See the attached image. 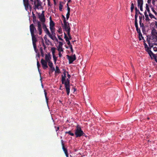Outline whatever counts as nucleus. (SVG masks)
<instances>
[{"label": "nucleus", "instance_id": "f257e3e1", "mask_svg": "<svg viewBox=\"0 0 157 157\" xmlns=\"http://www.w3.org/2000/svg\"><path fill=\"white\" fill-rule=\"evenodd\" d=\"M75 134L76 138L85 135V133L81 129V127L79 125H77L75 129Z\"/></svg>", "mask_w": 157, "mask_h": 157}, {"label": "nucleus", "instance_id": "f03ea898", "mask_svg": "<svg viewBox=\"0 0 157 157\" xmlns=\"http://www.w3.org/2000/svg\"><path fill=\"white\" fill-rule=\"evenodd\" d=\"M69 79L67 78L66 81L64 82L63 84L65 85L66 91L67 92V94L69 95L70 93V80Z\"/></svg>", "mask_w": 157, "mask_h": 157}, {"label": "nucleus", "instance_id": "7ed1b4c3", "mask_svg": "<svg viewBox=\"0 0 157 157\" xmlns=\"http://www.w3.org/2000/svg\"><path fill=\"white\" fill-rule=\"evenodd\" d=\"M31 35L32 36L33 44L34 50L36 52H37V50L36 49V42L37 41V40L34 34L32 35Z\"/></svg>", "mask_w": 157, "mask_h": 157}, {"label": "nucleus", "instance_id": "20e7f679", "mask_svg": "<svg viewBox=\"0 0 157 157\" xmlns=\"http://www.w3.org/2000/svg\"><path fill=\"white\" fill-rule=\"evenodd\" d=\"M135 27L136 29H137L138 28V22H137V17L138 15H137V13L138 11H139V13L140 14L142 15V13H141L139 11V10L137 9V8L136 7L135 8Z\"/></svg>", "mask_w": 157, "mask_h": 157}, {"label": "nucleus", "instance_id": "39448f33", "mask_svg": "<svg viewBox=\"0 0 157 157\" xmlns=\"http://www.w3.org/2000/svg\"><path fill=\"white\" fill-rule=\"evenodd\" d=\"M42 27L45 32V33L49 36V37L52 40H54L53 36L51 35L49 32L48 29L47 28L46 25L44 23H43L42 24Z\"/></svg>", "mask_w": 157, "mask_h": 157}, {"label": "nucleus", "instance_id": "423d86ee", "mask_svg": "<svg viewBox=\"0 0 157 157\" xmlns=\"http://www.w3.org/2000/svg\"><path fill=\"white\" fill-rule=\"evenodd\" d=\"M66 56L67 59L69 60V64L72 63L73 61L75 60L76 59V57L75 54H74V55H72L71 56H70L68 55H67Z\"/></svg>", "mask_w": 157, "mask_h": 157}, {"label": "nucleus", "instance_id": "0eeeda50", "mask_svg": "<svg viewBox=\"0 0 157 157\" xmlns=\"http://www.w3.org/2000/svg\"><path fill=\"white\" fill-rule=\"evenodd\" d=\"M47 63H48V62L44 60L43 59H41V63L44 69H45L48 67Z\"/></svg>", "mask_w": 157, "mask_h": 157}, {"label": "nucleus", "instance_id": "6e6552de", "mask_svg": "<svg viewBox=\"0 0 157 157\" xmlns=\"http://www.w3.org/2000/svg\"><path fill=\"white\" fill-rule=\"evenodd\" d=\"M44 11H43L42 13L40 14V13L38 14L39 18L40 19V21L43 22H44L45 21V17L44 14Z\"/></svg>", "mask_w": 157, "mask_h": 157}, {"label": "nucleus", "instance_id": "1a4fd4ad", "mask_svg": "<svg viewBox=\"0 0 157 157\" xmlns=\"http://www.w3.org/2000/svg\"><path fill=\"white\" fill-rule=\"evenodd\" d=\"M30 31L31 35L34 34L35 32L36 31V28L34 26L33 24H32L30 25Z\"/></svg>", "mask_w": 157, "mask_h": 157}, {"label": "nucleus", "instance_id": "9d476101", "mask_svg": "<svg viewBox=\"0 0 157 157\" xmlns=\"http://www.w3.org/2000/svg\"><path fill=\"white\" fill-rule=\"evenodd\" d=\"M64 23V27L65 31L68 33V31L69 29L70 32L71 28L69 25V24L67 21H66L65 23Z\"/></svg>", "mask_w": 157, "mask_h": 157}, {"label": "nucleus", "instance_id": "9b49d317", "mask_svg": "<svg viewBox=\"0 0 157 157\" xmlns=\"http://www.w3.org/2000/svg\"><path fill=\"white\" fill-rule=\"evenodd\" d=\"M38 30L39 31V35H41L42 32L41 25L39 21L37 22Z\"/></svg>", "mask_w": 157, "mask_h": 157}, {"label": "nucleus", "instance_id": "f8f14e48", "mask_svg": "<svg viewBox=\"0 0 157 157\" xmlns=\"http://www.w3.org/2000/svg\"><path fill=\"white\" fill-rule=\"evenodd\" d=\"M24 4L25 10H27L29 9V4L28 0H23Z\"/></svg>", "mask_w": 157, "mask_h": 157}, {"label": "nucleus", "instance_id": "ddd939ff", "mask_svg": "<svg viewBox=\"0 0 157 157\" xmlns=\"http://www.w3.org/2000/svg\"><path fill=\"white\" fill-rule=\"evenodd\" d=\"M61 142L62 144V149L64 152V153H66L67 154V152H68L67 150V148H66L64 146V144L63 143V140H61Z\"/></svg>", "mask_w": 157, "mask_h": 157}, {"label": "nucleus", "instance_id": "4468645a", "mask_svg": "<svg viewBox=\"0 0 157 157\" xmlns=\"http://www.w3.org/2000/svg\"><path fill=\"white\" fill-rule=\"evenodd\" d=\"M45 60L48 62L51 61L50 59H51V55L50 53H48V55L45 54Z\"/></svg>", "mask_w": 157, "mask_h": 157}, {"label": "nucleus", "instance_id": "2eb2a0df", "mask_svg": "<svg viewBox=\"0 0 157 157\" xmlns=\"http://www.w3.org/2000/svg\"><path fill=\"white\" fill-rule=\"evenodd\" d=\"M114 36V38L117 39L119 38L120 36L118 31L117 30L115 32Z\"/></svg>", "mask_w": 157, "mask_h": 157}, {"label": "nucleus", "instance_id": "dca6fc26", "mask_svg": "<svg viewBox=\"0 0 157 157\" xmlns=\"http://www.w3.org/2000/svg\"><path fill=\"white\" fill-rule=\"evenodd\" d=\"M151 34L152 35V36H154L157 35V32L156 30L155 29H153L151 30Z\"/></svg>", "mask_w": 157, "mask_h": 157}, {"label": "nucleus", "instance_id": "f3484780", "mask_svg": "<svg viewBox=\"0 0 157 157\" xmlns=\"http://www.w3.org/2000/svg\"><path fill=\"white\" fill-rule=\"evenodd\" d=\"M138 6L139 7L140 5H143V0H137Z\"/></svg>", "mask_w": 157, "mask_h": 157}, {"label": "nucleus", "instance_id": "a211bd4d", "mask_svg": "<svg viewBox=\"0 0 157 157\" xmlns=\"http://www.w3.org/2000/svg\"><path fill=\"white\" fill-rule=\"evenodd\" d=\"M56 48L54 47L51 48V51L52 53V56L55 55Z\"/></svg>", "mask_w": 157, "mask_h": 157}, {"label": "nucleus", "instance_id": "6ab92c4d", "mask_svg": "<svg viewBox=\"0 0 157 157\" xmlns=\"http://www.w3.org/2000/svg\"><path fill=\"white\" fill-rule=\"evenodd\" d=\"M146 11L147 10L149 14V13H151L150 11V9L149 8L148 5V4H146Z\"/></svg>", "mask_w": 157, "mask_h": 157}, {"label": "nucleus", "instance_id": "aec40b11", "mask_svg": "<svg viewBox=\"0 0 157 157\" xmlns=\"http://www.w3.org/2000/svg\"><path fill=\"white\" fill-rule=\"evenodd\" d=\"M33 13V23H34L36 21V16H35V14H34L33 12L32 13Z\"/></svg>", "mask_w": 157, "mask_h": 157}, {"label": "nucleus", "instance_id": "412c9836", "mask_svg": "<svg viewBox=\"0 0 157 157\" xmlns=\"http://www.w3.org/2000/svg\"><path fill=\"white\" fill-rule=\"evenodd\" d=\"M65 133L66 134L68 133L72 136H73L74 135V134L73 133H72L71 131H67L65 132Z\"/></svg>", "mask_w": 157, "mask_h": 157}, {"label": "nucleus", "instance_id": "4be33fe9", "mask_svg": "<svg viewBox=\"0 0 157 157\" xmlns=\"http://www.w3.org/2000/svg\"><path fill=\"white\" fill-rule=\"evenodd\" d=\"M55 26V23L52 20L50 21V27H54Z\"/></svg>", "mask_w": 157, "mask_h": 157}, {"label": "nucleus", "instance_id": "5701e85b", "mask_svg": "<svg viewBox=\"0 0 157 157\" xmlns=\"http://www.w3.org/2000/svg\"><path fill=\"white\" fill-rule=\"evenodd\" d=\"M62 80H61V81H62V84H63L64 83V82H65V78L66 77H65L64 76H63V75H62Z\"/></svg>", "mask_w": 157, "mask_h": 157}, {"label": "nucleus", "instance_id": "b1692460", "mask_svg": "<svg viewBox=\"0 0 157 157\" xmlns=\"http://www.w3.org/2000/svg\"><path fill=\"white\" fill-rule=\"evenodd\" d=\"M55 73H60V70L59 69L58 67L57 66H56V70L55 71Z\"/></svg>", "mask_w": 157, "mask_h": 157}, {"label": "nucleus", "instance_id": "393cba45", "mask_svg": "<svg viewBox=\"0 0 157 157\" xmlns=\"http://www.w3.org/2000/svg\"><path fill=\"white\" fill-rule=\"evenodd\" d=\"M149 16L150 17V18L151 19L154 18L155 20H157V18L155 17L151 13H150L149 14Z\"/></svg>", "mask_w": 157, "mask_h": 157}, {"label": "nucleus", "instance_id": "a878e982", "mask_svg": "<svg viewBox=\"0 0 157 157\" xmlns=\"http://www.w3.org/2000/svg\"><path fill=\"white\" fill-rule=\"evenodd\" d=\"M44 95H45L46 102H47V103L48 104V98H47V92H46L45 90H44Z\"/></svg>", "mask_w": 157, "mask_h": 157}, {"label": "nucleus", "instance_id": "bb28decb", "mask_svg": "<svg viewBox=\"0 0 157 157\" xmlns=\"http://www.w3.org/2000/svg\"><path fill=\"white\" fill-rule=\"evenodd\" d=\"M35 3H36V2H35L34 4L35 5V7L37 8H38V7L41 5L39 3V2H37V3L36 5L35 4Z\"/></svg>", "mask_w": 157, "mask_h": 157}, {"label": "nucleus", "instance_id": "cd10ccee", "mask_svg": "<svg viewBox=\"0 0 157 157\" xmlns=\"http://www.w3.org/2000/svg\"><path fill=\"white\" fill-rule=\"evenodd\" d=\"M48 65L49 66V67H50V68L51 67H53V64L52 62H51V61H50V62H48Z\"/></svg>", "mask_w": 157, "mask_h": 157}, {"label": "nucleus", "instance_id": "c85d7f7f", "mask_svg": "<svg viewBox=\"0 0 157 157\" xmlns=\"http://www.w3.org/2000/svg\"><path fill=\"white\" fill-rule=\"evenodd\" d=\"M52 56L54 62L55 63H56L57 60V57H56L55 55H53Z\"/></svg>", "mask_w": 157, "mask_h": 157}, {"label": "nucleus", "instance_id": "c756f323", "mask_svg": "<svg viewBox=\"0 0 157 157\" xmlns=\"http://www.w3.org/2000/svg\"><path fill=\"white\" fill-rule=\"evenodd\" d=\"M37 68L38 70V71H40L39 68L40 66V65L39 61L38 60H37Z\"/></svg>", "mask_w": 157, "mask_h": 157}, {"label": "nucleus", "instance_id": "7c9ffc66", "mask_svg": "<svg viewBox=\"0 0 157 157\" xmlns=\"http://www.w3.org/2000/svg\"><path fill=\"white\" fill-rule=\"evenodd\" d=\"M153 39L154 40L155 42L157 41V35L152 36Z\"/></svg>", "mask_w": 157, "mask_h": 157}, {"label": "nucleus", "instance_id": "2f4dec72", "mask_svg": "<svg viewBox=\"0 0 157 157\" xmlns=\"http://www.w3.org/2000/svg\"><path fill=\"white\" fill-rule=\"evenodd\" d=\"M151 10L154 13L155 15H157V13L155 11L154 9V8L153 7H151Z\"/></svg>", "mask_w": 157, "mask_h": 157}, {"label": "nucleus", "instance_id": "473e14b6", "mask_svg": "<svg viewBox=\"0 0 157 157\" xmlns=\"http://www.w3.org/2000/svg\"><path fill=\"white\" fill-rule=\"evenodd\" d=\"M63 7V5L61 3H60L59 4V10L60 11H62Z\"/></svg>", "mask_w": 157, "mask_h": 157}, {"label": "nucleus", "instance_id": "72a5a7b5", "mask_svg": "<svg viewBox=\"0 0 157 157\" xmlns=\"http://www.w3.org/2000/svg\"><path fill=\"white\" fill-rule=\"evenodd\" d=\"M141 16H139L140 20H142V19H144V17L142 13V15H140Z\"/></svg>", "mask_w": 157, "mask_h": 157}, {"label": "nucleus", "instance_id": "f704fd0d", "mask_svg": "<svg viewBox=\"0 0 157 157\" xmlns=\"http://www.w3.org/2000/svg\"><path fill=\"white\" fill-rule=\"evenodd\" d=\"M52 34L51 35L53 37V36H55V37L56 38V37L55 36V30L51 31Z\"/></svg>", "mask_w": 157, "mask_h": 157}, {"label": "nucleus", "instance_id": "c9c22d12", "mask_svg": "<svg viewBox=\"0 0 157 157\" xmlns=\"http://www.w3.org/2000/svg\"><path fill=\"white\" fill-rule=\"evenodd\" d=\"M70 30H69V29L68 31V33H67V34L68 35L69 37V40H71V35L70 34Z\"/></svg>", "mask_w": 157, "mask_h": 157}, {"label": "nucleus", "instance_id": "e433bc0d", "mask_svg": "<svg viewBox=\"0 0 157 157\" xmlns=\"http://www.w3.org/2000/svg\"><path fill=\"white\" fill-rule=\"evenodd\" d=\"M139 33V36L140 37V38H139L140 40H141V38H140V36H141L142 38L143 39H144V37L142 36V33H141V32H140V33Z\"/></svg>", "mask_w": 157, "mask_h": 157}, {"label": "nucleus", "instance_id": "4c0bfd02", "mask_svg": "<svg viewBox=\"0 0 157 157\" xmlns=\"http://www.w3.org/2000/svg\"><path fill=\"white\" fill-rule=\"evenodd\" d=\"M58 51H59V52H60L61 51H63V48H62V47H59V48L58 49Z\"/></svg>", "mask_w": 157, "mask_h": 157}, {"label": "nucleus", "instance_id": "58836bf2", "mask_svg": "<svg viewBox=\"0 0 157 157\" xmlns=\"http://www.w3.org/2000/svg\"><path fill=\"white\" fill-rule=\"evenodd\" d=\"M149 56L151 57V55L153 54L151 50H149V52H148Z\"/></svg>", "mask_w": 157, "mask_h": 157}, {"label": "nucleus", "instance_id": "ea45409f", "mask_svg": "<svg viewBox=\"0 0 157 157\" xmlns=\"http://www.w3.org/2000/svg\"><path fill=\"white\" fill-rule=\"evenodd\" d=\"M131 8H133V9H134V8H135V7H134V4L132 2V1L131 2Z\"/></svg>", "mask_w": 157, "mask_h": 157}, {"label": "nucleus", "instance_id": "a19ab883", "mask_svg": "<svg viewBox=\"0 0 157 157\" xmlns=\"http://www.w3.org/2000/svg\"><path fill=\"white\" fill-rule=\"evenodd\" d=\"M145 20L147 22H148L150 20L148 16L145 17Z\"/></svg>", "mask_w": 157, "mask_h": 157}, {"label": "nucleus", "instance_id": "79ce46f5", "mask_svg": "<svg viewBox=\"0 0 157 157\" xmlns=\"http://www.w3.org/2000/svg\"><path fill=\"white\" fill-rule=\"evenodd\" d=\"M70 15V13H67L66 14V18L67 20H68L69 18V16Z\"/></svg>", "mask_w": 157, "mask_h": 157}, {"label": "nucleus", "instance_id": "37998d69", "mask_svg": "<svg viewBox=\"0 0 157 157\" xmlns=\"http://www.w3.org/2000/svg\"><path fill=\"white\" fill-rule=\"evenodd\" d=\"M63 70L64 71V72H63V76H64L65 77H66V73H67V72L66 71V70H65L64 69H63Z\"/></svg>", "mask_w": 157, "mask_h": 157}, {"label": "nucleus", "instance_id": "c03bdc74", "mask_svg": "<svg viewBox=\"0 0 157 157\" xmlns=\"http://www.w3.org/2000/svg\"><path fill=\"white\" fill-rule=\"evenodd\" d=\"M59 47H62V46L63 45V43L62 42L60 41V42H59Z\"/></svg>", "mask_w": 157, "mask_h": 157}, {"label": "nucleus", "instance_id": "a18cd8bd", "mask_svg": "<svg viewBox=\"0 0 157 157\" xmlns=\"http://www.w3.org/2000/svg\"><path fill=\"white\" fill-rule=\"evenodd\" d=\"M62 16L63 19V22L65 23V21H66V18H65V16L63 15H62Z\"/></svg>", "mask_w": 157, "mask_h": 157}, {"label": "nucleus", "instance_id": "49530a36", "mask_svg": "<svg viewBox=\"0 0 157 157\" xmlns=\"http://www.w3.org/2000/svg\"><path fill=\"white\" fill-rule=\"evenodd\" d=\"M143 5H140V6H139L140 10L142 11H143Z\"/></svg>", "mask_w": 157, "mask_h": 157}, {"label": "nucleus", "instance_id": "de8ad7c7", "mask_svg": "<svg viewBox=\"0 0 157 157\" xmlns=\"http://www.w3.org/2000/svg\"><path fill=\"white\" fill-rule=\"evenodd\" d=\"M140 26L141 27H142V29L144 28V24L143 23H140Z\"/></svg>", "mask_w": 157, "mask_h": 157}, {"label": "nucleus", "instance_id": "09e8293b", "mask_svg": "<svg viewBox=\"0 0 157 157\" xmlns=\"http://www.w3.org/2000/svg\"><path fill=\"white\" fill-rule=\"evenodd\" d=\"M58 39L62 41H63V39L61 38V37H60V36H59V35H58Z\"/></svg>", "mask_w": 157, "mask_h": 157}, {"label": "nucleus", "instance_id": "8fccbe9b", "mask_svg": "<svg viewBox=\"0 0 157 157\" xmlns=\"http://www.w3.org/2000/svg\"><path fill=\"white\" fill-rule=\"evenodd\" d=\"M50 29L51 31L55 30V28L54 27H50Z\"/></svg>", "mask_w": 157, "mask_h": 157}, {"label": "nucleus", "instance_id": "3c124183", "mask_svg": "<svg viewBox=\"0 0 157 157\" xmlns=\"http://www.w3.org/2000/svg\"><path fill=\"white\" fill-rule=\"evenodd\" d=\"M70 48L71 49V52H72V53H73V48H72V45L70 46Z\"/></svg>", "mask_w": 157, "mask_h": 157}, {"label": "nucleus", "instance_id": "603ef678", "mask_svg": "<svg viewBox=\"0 0 157 157\" xmlns=\"http://www.w3.org/2000/svg\"><path fill=\"white\" fill-rule=\"evenodd\" d=\"M50 68H51V70L52 71V72H53L55 70V68L54 67H51Z\"/></svg>", "mask_w": 157, "mask_h": 157}, {"label": "nucleus", "instance_id": "864d4df0", "mask_svg": "<svg viewBox=\"0 0 157 157\" xmlns=\"http://www.w3.org/2000/svg\"><path fill=\"white\" fill-rule=\"evenodd\" d=\"M148 44H149V47H150L149 48H150V49H151V48L153 47V45H152V44H151L150 43H149Z\"/></svg>", "mask_w": 157, "mask_h": 157}, {"label": "nucleus", "instance_id": "5fc2aeb1", "mask_svg": "<svg viewBox=\"0 0 157 157\" xmlns=\"http://www.w3.org/2000/svg\"><path fill=\"white\" fill-rule=\"evenodd\" d=\"M67 13H70V8L69 7H67Z\"/></svg>", "mask_w": 157, "mask_h": 157}, {"label": "nucleus", "instance_id": "6e6d98bb", "mask_svg": "<svg viewBox=\"0 0 157 157\" xmlns=\"http://www.w3.org/2000/svg\"><path fill=\"white\" fill-rule=\"evenodd\" d=\"M146 51L148 52H149V50H150V48L149 47H148L146 48Z\"/></svg>", "mask_w": 157, "mask_h": 157}, {"label": "nucleus", "instance_id": "4d7b16f0", "mask_svg": "<svg viewBox=\"0 0 157 157\" xmlns=\"http://www.w3.org/2000/svg\"><path fill=\"white\" fill-rule=\"evenodd\" d=\"M55 128H56V132H57L59 129V127H56L55 126Z\"/></svg>", "mask_w": 157, "mask_h": 157}, {"label": "nucleus", "instance_id": "13d9d810", "mask_svg": "<svg viewBox=\"0 0 157 157\" xmlns=\"http://www.w3.org/2000/svg\"><path fill=\"white\" fill-rule=\"evenodd\" d=\"M144 14L145 17H147V16H148V15L147 14L146 11H145L144 12Z\"/></svg>", "mask_w": 157, "mask_h": 157}, {"label": "nucleus", "instance_id": "bf43d9fd", "mask_svg": "<svg viewBox=\"0 0 157 157\" xmlns=\"http://www.w3.org/2000/svg\"><path fill=\"white\" fill-rule=\"evenodd\" d=\"M136 30L138 33H139L141 32L140 29H139L138 28L137 29H136Z\"/></svg>", "mask_w": 157, "mask_h": 157}, {"label": "nucleus", "instance_id": "052dcab7", "mask_svg": "<svg viewBox=\"0 0 157 157\" xmlns=\"http://www.w3.org/2000/svg\"><path fill=\"white\" fill-rule=\"evenodd\" d=\"M44 39L45 41V42H46V43H47V39L46 35H45L44 36Z\"/></svg>", "mask_w": 157, "mask_h": 157}, {"label": "nucleus", "instance_id": "680f3d73", "mask_svg": "<svg viewBox=\"0 0 157 157\" xmlns=\"http://www.w3.org/2000/svg\"><path fill=\"white\" fill-rule=\"evenodd\" d=\"M152 56L154 59L156 58V55L154 53L152 55Z\"/></svg>", "mask_w": 157, "mask_h": 157}, {"label": "nucleus", "instance_id": "e2e57ef3", "mask_svg": "<svg viewBox=\"0 0 157 157\" xmlns=\"http://www.w3.org/2000/svg\"><path fill=\"white\" fill-rule=\"evenodd\" d=\"M67 44L69 46V47L70 46L72 45L70 43V41H67Z\"/></svg>", "mask_w": 157, "mask_h": 157}, {"label": "nucleus", "instance_id": "0e129e2a", "mask_svg": "<svg viewBox=\"0 0 157 157\" xmlns=\"http://www.w3.org/2000/svg\"><path fill=\"white\" fill-rule=\"evenodd\" d=\"M153 50L155 51H157V48L156 47H155L153 48Z\"/></svg>", "mask_w": 157, "mask_h": 157}, {"label": "nucleus", "instance_id": "69168bd1", "mask_svg": "<svg viewBox=\"0 0 157 157\" xmlns=\"http://www.w3.org/2000/svg\"><path fill=\"white\" fill-rule=\"evenodd\" d=\"M67 76L68 77V78L69 79L71 77V75L68 74V72H67Z\"/></svg>", "mask_w": 157, "mask_h": 157}, {"label": "nucleus", "instance_id": "338daca9", "mask_svg": "<svg viewBox=\"0 0 157 157\" xmlns=\"http://www.w3.org/2000/svg\"><path fill=\"white\" fill-rule=\"evenodd\" d=\"M59 55L60 57H61L62 56V54H61L60 52H59Z\"/></svg>", "mask_w": 157, "mask_h": 157}, {"label": "nucleus", "instance_id": "774afa93", "mask_svg": "<svg viewBox=\"0 0 157 157\" xmlns=\"http://www.w3.org/2000/svg\"><path fill=\"white\" fill-rule=\"evenodd\" d=\"M155 26H156V28H157V21H155Z\"/></svg>", "mask_w": 157, "mask_h": 157}]
</instances>
